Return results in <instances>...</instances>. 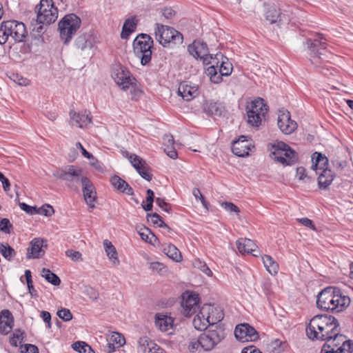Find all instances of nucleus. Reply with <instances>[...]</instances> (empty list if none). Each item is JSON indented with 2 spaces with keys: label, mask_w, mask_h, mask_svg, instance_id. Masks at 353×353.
<instances>
[{
  "label": "nucleus",
  "mask_w": 353,
  "mask_h": 353,
  "mask_svg": "<svg viewBox=\"0 0 353 353\" xmlns=\"http://www.w3.org/2000/svg\"><path fill=\"white\" fill-rule=\"evenodd\" d=\"M327 39L321 33H316L314 38L307 39L305 44L309 51L311 64L319 72L328 77L333 74L332 69L327 65L332 54L327 50Z\"/></svg>",
  "instance_id": "1"
},
{
  "label": "nucleus",
  "mask_w": 353,
  "mask_h": 353,
  "mask_svg": "<svg viewBox=\"0 0 353 353\" xmlns=\"http://www.w3.org/2000/svg\"><path fill=\"white\" fill-rule=\"evenodd\" d=\"M336 331H340L339 321L327 314L314 316L306 327V334L312 341H327Z\"/></svg>",
  "instance_id": "2"
},
{
  "label": "nucleus",
  "mask_w": 353,
  "mask_h": 353,
  "mask_svg": "<svg viewBox=\"0 0 353 353\" xmlns=\"http://www.w3.org/2000/svg\"><path fill=\"white\" fill-rule=\"evenodd\" d=\"M348 296L343 295L341 290L336 287H327L317 296V307L325 311L339 313L345 310L350 304Z\"/></svg>",
  "instance_id": "3"
},
{
  "label": "nucleus",
  "mask_w": 353,
  "mask_h": 353,
  "mask_svg": "<svg viewBox=\"0 0 353 353\" xmlns=\"http://www.w3.org/2000/svg\"><path fill=\"white\" fill-rule=\"evenodd\" d=\"M81 19L73 13L66 14L59 22L60 37L65 45L70 43L73 35L81 27Z\"/></svg>",
  "instance_id": "4"
},
{
  "label": "nucleus",
  "mask_w": 353,
  "mask_h": 353,
  "mask_svg": "<svg viewBox=\"0 0 353 353\" xmlns=\"http://www.w3.org/2000/svg\"><path fill=\"white\" fill-rule=\"evenodd\" d=\"M152 46L153 39L147 34H139L134 40V52L141 59V63L143 65H145L151 61Z\"/></svg>",
  "instance_id": "5"
},
{
  "label": "nucleus",
  "mask_w": 353,
  "mask_h": 353,
  "mask_svg": "<svg viewBox=\"0 0 353 353\" xmlns=\"http://www.w3.org/2000/svg\"><path fill=\"white\" fill-rule=\"evenodd\" d=\"M54 176L65 181L66 185L75 191L79 190L82 179L88 178L83 175V170L75 165H68L65 169L53 173Z\"/></svg>",
  "instance_id": "6"
},
{
  "label": "nucleus",
  "mask_w": 353,
  "mask_h": 353,
  "mask_svg": "<svg viewBox=\"0 0 353 353\" xmlns=\"http://www.w3.org/2000/svg\"><path fill=\"white\" fill-rule=\"evenodd\" d=\"M246 110L248 123L252 126L258 127L268 112L269 108L262 98H258L251 101L247 105Z\"/></svg>",
  "instance_id": "7"
},
{
  "label": "nucleus",
  "mask_w": 353,
  "mask_h": 353,
  "mask_svg": "<svg viewBox=\"0 0 353 353\" xmlns=\"http://www.w3.org/2000/svg\"><path fill=\"white\" fill-rule=\"evenodd\" d=\"M155 34L159 43L163 46H169L171 43L174 45H180L183 41V34L168 26L157 23Z\"/></svg>",
  "instance_id": "8"
},
{
  "label": "nucleus",
  "mask_w": 353,
  "mask_h": 353,
  "mask_svg": "<svg viewBox=\"0 0 353 353\" xmlns=\"http://www.w3.org/2000/svg\"><path fill=\"white\" fill-rule=\"evenodd\" d=\"M272 148L274 151L271 152L272 157L283 165H291L298 160L296 152L284 142L279 141L273 144Z\"/></svg>",
  "instance_id": "9"
},
{
  "label": "nucleus",
  "mask_w": 353,
  "mask_h": 353,
  "mask_svg": "<svg viewBox=\"0 0 353 353\" xmlns=\"http://www.w3.org/2000/svg\"><path fill=\"white\" fill-rule=\"evenodd\" d=\"M36 21L43 25H50L58 17V10L54 6L52 0H41L39 5L36 7Z\"/></svg>",
  "instance_id": "10"
},
{
  "label": "nucleus",
  "mask_w": 353,
  "mask_h": 353,
  "mask_svg": "<svg viewBox=\"0 0 353 353\" xmlns=\"http://www.w3.org/2000/svg\"><path fill=\"white\" fill-rule=\"evenodd\" d=\"M224 329L215 326V329H208L199 336L200 345L205 351L212 350L224 338Z\"/></svg>",
  "instance_id": "11"
},
{
  "label": "nucleus",
  "mask_w": 353,
  "mask_h": 353,
  "mask_svg": "<svg viewBox=\"0 0 353 353\" xmlns=\"http://www.w3.org/2000/svg\"><path fill=\"white\" fill-rule=\"evenodd\" d=\"M210 309L211 311H208L207 317L203 314L205 307H202L200 313L194 318L192 323L195 329L205 330L208 324L213 325L223 319V313L221 311L217 312V310L214 307Z\"/></svg>",
  "instance_id": "12"
},
{
  "label": "nucleus",
  "mask_w": 353,
  "mask_h": 353,
  "mask_svg": "<svg viewBox=\"0 0 353 353\" xmlns=\"http://www.w3.org/2000/svg\"><path fill=\"white\" fill-rule=\"evenodd\" d=\"M112 77L123 90L129 89L136 81L130 72L121 65H117L113 68Z\"/></svg>",
  "instance_id": "13"
},
{
  "label": "nucleus",
  "mask_w": 353,
  "mask_h": 353,
  "mask_svg": "<svg viewBox=\"0 0 353 353\" xmlns=\"http://www.w3.org/2000/svg\"><path fill=\"white\" fill-rule=\"evenodd\" d=\"M234 336L240 342L256 341L259 339V332L248 323L237 325L234 330Z\"/></svg>",
  "instance_id": "14"
},
{
  "label": "nucleus",
  "mask_w": 353,
  "mask_h": 353,
  "mask_svg": "<svg viewBox=\"0 0 353 353\" xmlns=\"http://www.w3.org/2000/svg\"><path fill=\"white\" fill-rule=\"evenodd\" d=\"M4 26H8V31L10 39L14 42H21L26 37L27 32L25 25L17 21H7L3 22Z\"/></svg>",
  "instance_id": "15"
},
{
  "label": "nucleus",
  "mask_w": 353,
  "mask_h": 353,
  "mask_svg": "<svg viewBox=\"0 0 353 353\" xmlns=\"http://www.w3.org/2000/svg\"><path fill=\"white\" fill-rule=\"evenodd\" d=\"M277 123L281 131L285 134L292 133L297 128L296 123L291 119L290 112L285 110H279Z\"/></svg>",
  "instance_id": "16"
},
{
  "label": "nucleus",
  "mask_w": 353,
  "mask_h": 353,
  "mask_svg": "<svg viewBox=\"0 0 353 353\" xmlns=\"http://www.w3.org/2000/svg\"><path fill=\"white\" fill-rule=\"evenodd\" d=\"M182 298L181 305L185 316H191L194 314L199 308L198 294L194 292H186L183 294Z\"/></svg>",
  "instance_id": "17"
},
{
  "label": "nucleus",
  "mask_w": 353,
  "mask_h": 353,
  "mask_svg": "<svg viewBox=\"0 0 353 353\" xmlns=\"http://www.w3.org/2000/svg\"><path fill=\"white\" fill-rule=\"evenodd\" d=\"M265 16V19L270 23H276L278 26L288 23L290 20L288 15L281 13L274 5H269L266 7Z\"/></svg>",
  "instance_id": "18"
},
{
  "label": "nucleus",
  "mask_w": 353,
  "mask_h": 353,
  "mask_svg": "<svg viewBox=\"0 0 353 353\" xmlns=\"http://www.w3.org/2000/svg\"><path fill=\"white\" fill-rule=\"evenodd\" d=\"M340 331H336L334 334L332 335L331 339H328L325 341V343H329L330 345L333 347L334 349L338 350H347L349 353H352V349L353 346V342L352 340H347L346 336L343 334H339Z\"/></svg>",
  "instance_id": "19"
},
{
  "label": "nucleus",
  "mask_w": 353,
  "mask_h": 353,
  "mask_svg": "<svg viewBox=\"0 0 353 353\" xmlns=\"http://www.w3.org/2000/svg\"><path fill=\"white\" fill-rule=\"evenodd\" d=\"M82 192L85 203L90 208H95L97 192L92 182L88 178L82 179Z\"/></svg>",
  "instance_id": "20"
},
{
  "label": "nucleus",
  "mask_w": 353,
  "mask_h": 353,
  "mask_svg": "<svg viewBox=\"0 0 353 353\" xmlns=\"http://www.w3.org/2000/svg\"><path fill=\"white\" fill-rule=\"evenodd\" d=\"M96 39L93 32L91 30L81 32L75 39L74 45L77 48L81 50L86 49H91Z\"/></svg>",
  "instance_id": "21"
},
{
  "label": "nucleus",
  "mask_w": 353,
  "mask_h": 353,
  "mask_svg": "<svg viewBox=\"0 0 353 353\" xmlns=\"http://www.w3.org/2000/svg\"><path fill=\"white\" fill-rule=\"evenodd\" d=\"M251 143L245 139V136H241L238 140L232 143V152L240 157H244L249 154Z\"/></svg>",
  "instance_id": "22"
},
{
  "label": "nucleus",
  "mask_w": 353,
  "mask_h": 353,
  "mask_svg": "<svg viewBox=\"0 0 353 353\" xmlns=\"http://www.w3.org/2000/svg\"><path fill=\"white\" fill-rule=\"evenodd\" d=\"M236 246L239 252L242 254H251L254 256H257L259 253L257 250V246L253 241L247 238L239 239L236 241Z\"/></svg>",
  "instance_id": "23"
},
{
  "label": "nucleus",
  "mask_w": 353,
  "mask_h": 353,
  "mask_svg": "<svg viewBox=\"0 0 353 353\" xmlns=\"http://www.w3.org/2000/svg\"><path fill=\"white\" fill-rule=\"evenodd\" d=\"M70 117L81 128H85L92 123L90 112L88 110L79 112L71 110L70 112Z\"/></svg>",
  "instance_id": "24"
},
{
  "label": "nucleus",
  "mask_w": 353,
  "mask_h": 353,
  "mask_svg": "<svg viewBox=\"0 0 353 353\" xmlns=\"http://www.w3.org/2000/svg\"><path fill=\"white\" fill-rule=\"evenodd\" d=\"M14 325V318L8 310H2L0 312V333L8 334Z\"/></svg>",
  "instance_id": "25"
},
{
  "label": "nucleus",
  "mask_w": 353,
  "mask_h": 353,
  "mask_svg": "<svg viewBox=\"0 0 353 353\" xmlns=\"http://www.w3.org/2000/svg\"><path fill=\"white\" fill-rule=\"evenodd\" d=\"M204 112L209 116L214 117H221L224 116L225 109L221 103L219 102H207L204 106Z\"/></svg>",
  "instance_id": "26"
},
{
  "label": "nucleus",
  "mask_w": 353,
  "mask_h": 353,
  "mask_svg": "<svg viewBox=\"0 0 353 353\" xmlns=\"http://www.w3.org/2000/svg\"><path fill=\"white\" fill-rule=\"evenodd\" d=\"M188 51L194 58L199 59L208 52V48L205 42L198 40L188 46Z\"/></svg>",
  "instance_id": "27"
},
{
  "label": "nucleus",
  "mask_w": 353,
  "mask_h": 353,
  "mask_svg": "<svg viewBox=\"0 0 353 353\" xmlns=\"http://www.w3.org/2000/svg\"><path fill=\"white\" fill-rule=\"evenodd\" d=\"M312 169L317 171L321 170V172H323L325 170H329L327 168L329 160L327 157L323 154L321 152H315L312 155Z\"/></svg>",
  "instance_id": "28"
},
{
  "label": "nucleus",
  "mask_w": 353,
  "mask_h": 353,
  "mask_svg": "<svg viewBox=\"0 0 353 353\" xmlns=\"http://www.w3.org/2000/svg\"><path fill=\"white\" fill-rule=\"evenodd\" d=\"M44 241L39 239H34L30 242V247L28 248L27 258L37 259L44 254L43 247Z\"/></svg>",
  "instance_id": "29"
},
{
  "label": "nucleus",
  "mask_w": 353,
  "mask_h": 353,
  "mask_svg": "<svg viewBox=\"0 0 353 353\" xmlns=\"http://www.w3.org/2000/svg\"><path fill=\"white\" fill-rule=\"evenodd\" d=\"M111 184L117 190L128 195H133L134 190L130 185L117 175L113 176L110 179Z\"/></svg>",
  "instance_id": "30"
},
{
  "label": "nucleus",
  "mask_w": 353,
  "mask_h": 353,
  "mask_svg": "<svg viewBox=\"0 0 353 353\" xmlns=\"http://www.w3.org/2000/svg\"><path fill=\"white\" fill-rule=\"evenodd\" d=\"M178 94L183 100L189 101L198 95V89L194 86L181 83L178 88Z\"/></svg>",
  "instance_id": "31"
},
{
  "label": "nucleus",
  "mask_w": 353,
  "mask_h": 353,
  "mask_svg": "<svg viewBox=\"0 0 353 353\" xmlns=\"http://www.w3.org/2000/svg\"><path fill=\"white\" fill-rule=\"evenodd\" d=\"M137 26V20L135 17L127 19L123 26L121 37L127 39L131 33L135 31Z\"/></svg>",
  "instance_id": "32"
},
{
  "label": "nucleus",
  "mask_w": 353,
  "mask_h": 353,
  "mask_svg": "<svg viewBox=\"0 0 353 353\" xmlns=\"http://www.w3.org/2000/svg\"><path fill=\"white\" fill-rule=\"evenodd\" d=\"M334 174L331 170H325L323 172H321L318 177V185L321 189H327L332 183Z\"/></svg>",
  "instance_id": "33"
},
{
  "label": "nucleus",
  "mask_w": 353,
  "mask_h": 353,
  "mask_svg": "<svg viewBox=\"0 0 353 353\" xmlns=\"http://www.w3.org/2000/svg\"><path fill=\"white\" fill-rule=\"evenodd\" d=\"M334 174L331 170H325L323 172H321L318 177V185L321 189H327L332 183Z\"/></svg>",
  "instance_id": "34"
},
{
  "label": "nucleus",
  "mask_w": 353,
  "mask_h": 353,
  "mask_svg": "<svg viewBox=\"0 0 353 353\" xmlns=\"http://www.w3.org/2000/svg\"><path fill=\"white\" fill-rule=\"evenodd\" d=\"M103 244L104 250L109 259L112 262L113 264L119 265V260L118 259V254L115 247L108 239L104 240Z\"/></svg>",
  "instance_id": "35"
},
{
  "label": "nucleus",
  "mask_w": 353,
  "mask_h": 353,
  "mask_svg": "<svg viewBox=\"0 0 353 353\" xmlns=\"http://www.w3.org/2000/svg\"><path fill=\"white\" fill-rule=\"evenodd\" d=\"M163 252L171 259L176 262H180L182 260V255L179 250L173 244L165 245Z\"/></svg>",
  "instance_id": "36"
},
{
  "label": "nucleus",
  "mask_w": 353,
  "mask_h": 353,
  "mask_svg": "<svg viewBox=\"0 0 353 353\" xmlns=\"http://www.w3.org/2000/svg\"><path fill=\"white\" fill-rule=\"evenodd\" d=\"M263 263L266 270L272 275H275L279 271L278 263L270 255H264L261 257Z\"/></svg>",
  "instance_id": "37"
},
{
  "label": "nucleus",
  "mask_w": 353,
  "mask_h": 353,
  "mask_svg": "<svg viewBox=\"0 0 353 353\" xmlns=\"http://www.w3.org/2000/svg\"><path fill=\"white\" fill-rule=\"evenodd\" d=\"M172 319L165 315L159 314L156 315L155 323L162 331H167L171 327Z\"/></svg>",
  "instance_id": "38"
},
{
  "label": "nucleus",
  "mask_w": 353,
  "mask_h": 353,
  "mask_svg": "<svg viewBox=\"0 0 353 353\" xmlns=\"http://www.w3.org/2000/svg\"><path fill=\"white\" fill-rule=\"evenodd\" d=\"M219 56L221 57L222 59L219 70V73L225 77L230 75L233 69L232 63L228 61V59L226 57H223L221 54H216L215 59L218 60Z\"/></svg>",
  "instance_id": "39"
},
{
  "label": "nucleus",
  "mask_w": 353,
  "mask_h": 353,
  "mask_svg": "<svg viewBox=\"0 0 353 353\" xmlns=\"http://www.w3.org/2000/svg\"><path fill=\"white\" fill-rule=\"evenodd\" d=\"M139 234L143 240L151 244L154 245L157 242H158L157 237L148 228H141L139 231Z\"/></svg>",
  "instance_id": "40"
},
{
  "label": "nucleus",
  "mask_w": 353,
  "mask_h": 353,
  "mask_svg": "<svg viewBox=\"0 0 353 353\" xmlns=\"http://www.w3.org/2000/svg\"><path fill=\"white\" fill-rule=\"evenodd\" d=\"M42 273V276L44 277L45 279L52 285L54 286L60 285L61 280L59 277L56 274L51 272L49 269L43 268Z\"/></svg>",
  "instance_id": "41"
},
{
  "label": "nucleus",
  "mask_w": 353,
  "mask_h": 353,
  "mask_svg": "<svg viewBox=\"0 0 353 353\" xmlns=\"http://www.w3.org/2000/svg\"><path fill=\"white\" fill-rule=\"evenodd\" d=\"M72 347L74 350L79 353H95L91 346L83 341H76L72 344Z\"/></svg>",
  "instance_id": "42"
},
{
  "label": "nucleus",
  "mask_w": 353,
  "mask_h": 353,
  "mask_svg": "<svg viewBox=\"0 0 353 353\" xmlns=\"http://www.w3.org/2000/svg\"><path fill=\"white\" fill-rule=\"evenodd\" d=\"M0 252L7 260L10 261L16 254L15 250L8 243H0Z\"/></svg>",
  "instance_id": "43"
},
{
  "label": "nucleus",
  "mask_w": 353,
  "mask_h": 353,
  "mask_svg": "<svg viewBox=\"0 0 353 353\" xmlns=\"http://www.w3.org/2000/svg\"><path fill=\"white\" fill-rule=\"evenodd\" d=\"M138 343L140 350L147 353L149 351V348H152L155 343L148 336H142L139 338Z\"/></svg>",
  "instance_id": "44"
},
{
  "label": "nucleus",
  "mask_w": 353,
  "mask_h": 353,
  "mask_svg": "<svg viewBox=\"0 0 353 353\" xmlns=\"http://www.w3.org/2000/svg\"><path fill=\"white\" fill-rule=\"evenodd\" d=\"M146 193H147V197H146L147 203L144 204V201H143V203L141 204V205L145 211L148 212L152 209L153 202L154 201V192L150 189L147 190Z\"/></svg>",
  "instance_id": "45"
},
{
  "label": "nucleus",
  "mask_w": 353,
  "mask_h": 353,
  "mask_svg": "<svg viewBox=\"0 0 353 353\" xmlns=\"http://www.w3.org/2000/svg\"><path fill=\"white\" fill-rule=\"evenodd\" d=\"M150 269L161 275L165 274L168 271L167 267L163 263L159 261L150 263Z\"/></svg>",
  "instance_id": "46"
},
{
  "label": "nucleus",
  "mask_w": 353,
  "mask_h": 353,
  "mask_svg": "<svg viewBox=\"0 0 353 353\" xmlns=\"http://www.w3.org/2000/svg\"><path fill=\"white\" fill-rule=\"evenodd\" d=\"M128 159L136 170H140V168L146 163L143 159L134 154H130Z\"/></svg>",
  "instance_id": "47"
},
{
  "label": "nucleus",
  "mask_w": 353,
  "mask_h": 353,
  "mask_svg": "<svg viewBox=\"0 0 353 353\" xmlns=\"http://www.w3.org/2000/svg\"><path fill=\"white\" fill-rule=\"evenodd\" d=\"M110 341L117 345L118 348L123 346L125 343L124 336L121 334L116 332H112L110 336Z\"/></svg>",
  "instance_id": "48"
},
{
  "label": "nucleus",
  "mask_w": 353,
  "mask_h": 353,
  "mask_svg": "<svg viewBox=\"0 0 353 353\" xmlns=\"http://www.w3.org/2000/svg\"><path fill=\"white\" fill-rule=\"evenodd\" d=\"M193 265L194 268L199 269L208 276H211L212 274L211 270L208 267L206 263L199 259H195L193 262Z\"/></svg>",
  "instance_id": "49"
},
{
  "label": "nucleus",
  "mask_w": 353,
  "mask_h": 353,
  "mask_svg": "<svg viewBox=\"0 0 353 353\" xmlns=\"http://www.w3.org/2000/svg\"><path fill=\"white\" fill-rule=\"evenodd\" d=\"M25 276H26L27 285H28V288L30 294H31L32 296H37V293L32 285V275H31L30 270H26L25 271Z\"/></svg>",
  "instance_id": "50"
},
{
  "label": "nucleus",
  "mask_w": 353,
  "mask_h": 353,
  "mask_svg": "<svg viewBox=\"0 0 353 353\" xmlns=\"http://www.w3.org/2000/svg\"><path fill=\"white\" fill-rule=\"evenodd\" d=\"M54 213V210L52 205L44 204L41 207L37 208V214L46 216H51Z\"/></svg>",
  "instance_id": "51"
},
{
  "label": "nucleus",
  "mask_w": 353,
  "mask_h": 353,
  "mask_svg": "<svg viewBox=\"0 0 353 353\" xmlns=\"http://www.w3.org/2000/svg\"><path fill=\"white\" fill-rule=\"evenodd\" d=\"M150 168L147 163L140 168V170H137L139 175L148 181H150L152 179V174L150 173Z\"/></svg>",
  "instance_id": "52"
},
{
  "label": "nucleus",
  "mask_w": 353,
  "mask_h": 353,
  "mask_svg": "<svg viewBox=\"0 0 353 353\" xmlns=\"http://www.w3.org/2000/svg\"><path fill=\"white\" fill-rule=\"evenodd\" d=\"M65 255L74 262H81L83 261L82 254L79 251L69 249L65 251Z\"/></svg>",
  "instance_id": "53"
},
{
  "label": "nucleus",
  "mask_w": 353,
  "mask_h": 353,
  "mask_svg": "<svg viewBox=\"0 0 353 353\" xmlns=\"http://www.w3.org/2000/svg\"><path fill=\"white\" fill-rule=\"evenodd\" d=\"M57 314L61 319L65 322L69 321L72 319V314L70 310L66 308L59 310L57 312Z\"/></svg>",
  "instance_id": "54"
},
{
  "label": "nucleus",
  "mask_w": 353,
  "mask_h": 353,
  "mask_svg": "<svg viewBox=\"0 0 353 353\" xmlns=\"http://www.w3.org/2000/svg\"><path fill=\"white\" fill-rule=\"evenodd\" d=\"M12 228V225L7 218H3L0 221V231L5 234H10V230Z\"/></svg>",
  "instance_id": "55"
},
{
  "label": "nucleus",
  "mask_w": 353,
  "mask_h": 353,
  "mask_svg": "<svg viewBox=\"0 0 353 353\" xmlns=\"http://www.w3.org/2000/svg\"><path fill=\"white\" fill-rule=\"evenodd\" d=\"M8 26H4L2 23L0 27V44H4L10 38V34L8 33Z\"/></svg>",
  "instance_id": "56"
},
{
  "label": "nucleus",
  "mask_w": 353,
  "mask_h": 353,
  "mask_svg": "<svg viewBox=\"0 0 353 353\" xmlns=\"http://www.w3.org/2000/svg\"><path fill=\"white\" fill-rule=\"evenodd\" d=\"M156 204L161 208L163 211L170 213L171 211L170 205L165 201V199L163 198H156L155 199Z\"/></svg>",
  "instance_id": "57"
},
{
  "label": "nucleus",
  "mask_w": 353,
  "mask_h": 353,
  "mask_svg": "<svg viewBox=\"0 0 353 353\" xmlns=\"http://www.w3.org/2000/svg\"><path fill=\"white\" fill-rule=\"evenodd\" d=\"M221 205L226 210L230 212H236L239 214L240 212V210L238 206L234 205L233 203L225 201L223 202Z\"/></svg>",
  "instance_id": "58"
},
{
  "label": "nucleus",
  "mask_w": 353,
  "mask_h": 353,
  "mask_svg": "<svg viewBox=\"0 0 353 353\" xmlns=\"http://www.w3.org/2000/svg\"><path fill=\"white\" fill-rule=\"evenodd\" d=\"M23 332L21 330H17L15 333H14L13 336L10 339V343L13 347H17L18 341L19 339H23Z\"/></svg>",
  "instance_id": "59"
},
{
  "label": "nucleus",
  "mask_w": 353,
  "mask_h": 353,
  "mask_svg": "<svg viewBox=\"0 0 353 353\" xmlns=\"http://www.w3.org/2000/svg\"><path fill=\"white\" fill-rule=\"evenodd\" d=\"M20 208L29 214H37V208L36 206H30L25 203H19Z\"/></svg>",
  "instance_id": "60"
},
{
  "label": "nucleus",
  "mask_w": 353,
  "mask_h": 353,
  "mask_svg": "<svg viewBox=\"0 0 353 353\" xmlns=\"http://www.w3.org/2000/svg\"><path fill=\"white\" fill-rule=\"evenodd\" d=\"M164 151L167 154V155L171 159H175L177 158V152L174 148V145H165Z\"/></svg>",
  "instance_id": "61"
},
{
  "label": "nucleus",
  "mask_w": 353,
  "mask_h": 353,
  "mask_svg": "<svg viewBox=\"0 0 353 353\" xmlns=\"http://www.w3.org/2000/svg\"><path fill=\"white\" fill-rule=\"evenodd\" d=\"M283 344L284 343L279 339H275L274 341H272V352L273 353H281L282 351H283V348L282 347Z\"/></svg>",
  "instance_id": "62"
},
{
  "label": "nucleus",
  "mask_w": 353,
  "mask_h": 353,
  "mask_svg": "<svg viewBox=\"0 0 353 353\" xmlns=\"http://www.w3.org/2000/svg\"><path fill=\"white\" fill-rule=\"evenodd\" d=\"M148 221L151 222L154 225L159 224L160 221L162 220L161 217L157 213L148 214H147Z\"/></svg>",
  "instance_id": "63"
},
{
  "label": "nucleus",
  "mask_w": 353,
  "mask_h": 353,
  "mask_svg": "<svg viewBox=\"0 0 353 353\" xmlns=\"http://www.w3.org/2000/svg\"><path fill=\"white\" fill-rule=\"evenodd\" d=\"M23 348L24 350H21V353H39V348L35 345L26 344Z\"/></svg>",
  "instance_id": "64"
}]
</instances>
